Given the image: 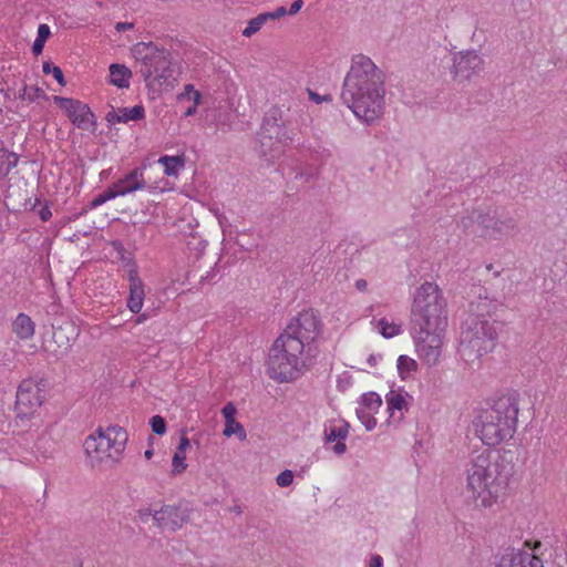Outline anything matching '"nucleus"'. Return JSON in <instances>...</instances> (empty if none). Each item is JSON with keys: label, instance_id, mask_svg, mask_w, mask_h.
<instances>
[{"label": "nucleus", "instance_id": "20e7f679", "mask_svg": "<svg viewBox=\"0 0 567 567\" xmlns=\"http://www.w3.org/2000/svg\"><path fill=\"white\" fill-rule=\"evenodd\" d=\"M132 52L141 63L140 73L148 87L162 91L174 86L179 73L168 50L153 42H140L133 47Z\"/></svg>", "mask_w": 567, "mask_h": 567}, {"label": "nucleus", "instance_id": "c85d7f7f", "mask_svg": "<svg viewBox=\"0 0 567 567\" xmlns=\"http://www.w3.org/2000/svg\"><path fill=\"white\" fill-rule=\"evenodd\" d=\"M483 215V210L481 209H472L471 212H467L466 215L462 216L460 221L457 223L458 227L463 231H470L474 224H477L480 226V219L478 216Z\"/></svg>", "mask_w": 567, "mask_h": 567}, {"label": "nucleus", "instance_id": "a18cd8bd", "mask_svg": "<svg viewBox=\"0 0 567 567\" xmlns=\"http://www.w3.org/2000/svg\"><path fill=\"white\" fill-rule=\"evenodd\" d=\"M287 13H288V11L285 7H279L272 12H266V16L269 21V20H275V19L281 18V17L286 16Z\"/></svg>", "mask_w": 567, "mask_h": 567}, {"label": "nucleus", "instance_id": "5701e85b", "mask_svg": "<svg viewBox=\"0 0 567 567\" xmlns=\"http://www.w3.org/2000/svg\"><path fill=\"white\" fill-rule=\"evenodd\" d=\"M131 76L132 72L127 66L117 63H113L110 65V83L115 85L116 87H128Z\"/></svg>", "mask_w": 567, "mask_h": 567}, {"label": "nucleus", "instance_id": "09e8293b", "mask_svg": "<svg viewBox=\"0 0 567 567\" xmlns=\"http://www.w3.org/2000/svg\"><path fill=\"white\" fill-rule=\"evenodd\" d=\"M44 44H45V41L43 40H40V39H35L33 44H32V52L34 55H39L42 53L43 51V48H44Z\"/></svg>", "mask_w": 567, "mask_h": 567}, {"label": "nucleus", "instance_id": "72a5a7b5", "mask_svg": "<svg viewBox=\"0 0 567 567\" xmlns=\"http://www.w3.org/2000/svg\"><path fill=\"white\" fill-rule=\"evenodd\" d=\"M21 100H27L29 102H34L39 97L47 99L45 92L39 86H24L19 94Z\"/></svg>", "mask_w": 567, "mask_h": 567}, {"label": "nucleus", "instance_id": "603ef678", "mask_svg": "<svg viewBox=\"0 0 567 567\" xmlns=\"http://www.w3.org/2000/svg\"><path fill=\"white\" fill-rule=\"evenodd\" d=\"M134 28V23L132 22H117L115 24V30L118 32H124L126 30H131Z\"/></svg>", "mask_w": 567, "mask_h": 567}, {"label": "nucleus", "instance_id": "aec40b11", "mask_svg": "<svg viewBox=\"0 0 567 567\" xmlns=\"http://www.w3.org/2000/svg\"><path fill=\"white\" fill-rule=\"evenodd\" d=\"M53 329L52 340L58 346L56 355L65 354L71 348L72 338L70 337V332H73V326L68 322L65 326L55 327L54 323L51 324Z\"/></svg>", "mask_w": 567, "mask_h": 567}, {"label": "nucleus", "instance_id": "052dcab7", "mask_svg": "<svg viewBox=\"0 0 567 567\" xmlns=\"http://www.w3.org/2000/svg\"><path fill=\"white\" fill-rule=\"evenodd\" d=\"M377 355L374 354H371L369 358H368V363L371 365V367H374L377 365Z\"/></svg>", "mask_w": 567, "mask_h": 567}, {"label": "nucleus", "instance_id": "9d476101", "mask_svg": "<svg viewBox=\"0 0 567 567\" xmlns=\"http://www.w3.org/2000/svg\"><path fill=\"white\" fill-rule=\"evenodd\" d=\"M54 103L65 112L70 121L80 130L94 131L96 120L90 106L79 100L63 96H53Z\"/></svg>", "mask_w": 567, "mask_h": 567}, {"label": "nucleus", "instance_id": "f03ea898", "mask_svg": "<svg viewBox=\"0 0 567 567\" xmlns=\"http://www.w3.org/2000/svg\"><path fill=\"white\" fill-rule=\"evenodd\" d=\"M511 452L475 451L465 464L466 489L477 506L491 507L513 473Z\"/></svg>", "mask_w": 567, "mask_h": 567}, {"label": "nucleus", "instance_id": "37998d69", "mask_svg": "<svg viewBox=\"0 0 567 567\" xmlns=\"http://www.w3.org/2000/svg\"><path fill=\"white\" fill-rule=\"evenodd\" d=\"M105 120L109 124H115V123H123V116L121 113L116 112L113 107L112 110L106 114Z\"/></svg>", "mask_w": 567, "mask_h": 567}, {"label": "nucleus", "instance_id": "f257e3e1", "mask_svg": "<svg viewBox=\"0 0 567 567\" xmlns=\"http://www.w3.org/2000/svg\"><path fill=\"white\" fill-rule=\"evenodd\" d=\"M384 94L383 72L370 58L355 55L343 81V103L358 118L372 123L383 114Z\"/></svg>", "mask_w": 567, "mask_h": 567}, {"label": "nucleus", "instance_id": "6ab92c4d", "mask_svg": "<svg viewBox=\"0 0 567 567\" xmlns=\"http://www.w3.org/2000/svg\"><path fill=\"white\" fill-rule=\"evenodd\" d=\"M128 282H130V296L127 299V308L133 313H140L143 307V301L145 297L144 285L142 279L138 276L136 269H131L128 271Z\"/></svg>", "mask_w": 567, "mask_h": 567}, {"label": "nucleus", "instance_id": "0e129e2a", "mask_svg": "<svg viewBox=\"0 0 567 567\" xmlns=\"http://www.w3.org/2000/svg\"><path fill=\"white\" fill-rule=\"evenodd\" d=\"M233 511H234L235 513H237V514H241V508H240V506H237V505H236V506L234 507V509H233Z\"/></svg>", "mask_w": 567, "mask_h": 567}, {"label": "nucleus", "instance_id": "dca6fc26", "mask_svg": "<svg viewBox=\"0 0 567 567\" xmlns=\"http://www.w3.org/2000/svg\"><path fill=\"white\" fill-rule=\"evenodd\" d=\"M83 447L92 466H95L105 458L111 460V450L101 426L85 439Z\"/></svg>", "mask_w": 567, "mask_h": 567}, {"label": "nucleus", "instance_id": "bf43d9fd", "mask_svg": "<svg viewBox=\"0 0 567 567\" xmlns=\"http://www.w3.org/2000/svg\"><path fill=\"white\" fill-rule=\"evenodd\" d=\"M213 277H214V274H213V272H210V271H208V272H207V275H206L205 277H204V276H202V277H200V280H199V281H200V282H204V281H208V282H210V281L213 280Z\"/></svg>", "mask_w": 567, "mask_h": 567}, {"label": "nucleus", "instance_id": "9b49d317", "mask_svg": "<svg viewBox=\"0 0 567 567\" xmlns=\"http://www.w3.org/2000/svg\"><path fill=\"white\" fill-rule=\"evenodd\" d=\"M41 390L32 379L23 380L17 391L16 414L21 421L28 420L42 404Z\"/></svg>", "mask_w": 567, "mask_h": 567}, {"label": "nucleus", "instance_id": "58836bf2", "mask_svg": "<svg viewBox=\"0 0 567 567\" xmlns=\"http://www.w3.org/2000/svg\"><path fill=\"white\" fill-rule=\"evenodd\" d=\"M150 425L152 427V431L157 435H163L166 432V421L161 415H154L150 420Z\"/></svg>", "mask_w": 567, "mask_h": 567}, {"label": "nucleus", "instance_id": "e2e57ef3", "mask_svg": "<svg viewBox=\"0 0 567 567\" xmlns=\"http://www.w3.org/2000/svg\"><path fill=\"white\" fill-rule=\"evenodd\" d=\"M145 457L147 460H150L152 456H153V451L152 450H146L145 453H144Z\"/></svg>", "mask_w": 567, "mask_h": 567}, {"label": "nucleus", "instance_id": "c03bdc74", "mask_svg": "<svg viewBox=\"0 0 567 567\" xmlns=\"http://www.w3.org/2000/svg\"><path fill=\"white\" fill-rule=\"evenodd\" d=\"M51 35V31L48 24L42 23L38 28V34L37 38L43 41H47L49 37Z\"/></svg>", "mask_w": 567, "mask_h": 567}, {"label": "nucleus", "instance_id": "4468645a", "mask_svg": "<svg viewBox=\"0 0 567 567\" xmlns=\"http://www.w3.org/2000/svg\"><path fill=\"white\" fill-rule=\"evenodd\" d=\"M480 227L483 230V236L492 239H501L517 229V220L514 217L507 216L498 218L491 210H483V215L478 216Z\"/></svg>", "mask_w": 567, "mask_h": 567}, {"label": "nucleus", "instance_id": "ddd939ff", "mask_svg": "<svg viewBox=\"0 0 567 567\" xmlns=\"http://www.w3.org/2000/svg\"><path fill=\"white\" fill-rule=\"evenodd\" d=\"M443 333L444 331L433 332L431 330H425L422 334H417L416 331L411 330L416 352L429 365H434L441 355Z\"/></svg>", "mask_w": 567, "mask_h": 567}, {"label": "nucleus", "instance_id": "423d86ee", "mask_svg": "<svg viewBox=\"0 0 567 567\" xmlns=\"http://www.w3.org/2000/svg\"><path fill=\"white\" fill-rule=\"evenodd\" d=\"M497 338L495 321L471 315L462 326L458 354L467 365H478L482 357L494 350Z\"/></svg>", "mask_w": 567, "mask_h": 567}, {"label": "nucleus", "instance_id": "0eeeda50", "mask_svg": "<svg viewBox=\"0 0 567 567\" xmlns=\"http://www.w3.org/2000/svg\"><path fill=\"white\" fill-rule=\"evenodd\" d=\"M288 340L278 337L268 354V375L280 383L297 380L306 367L303 354L307 351L296 340Z\"/></svg>", "mask_w": 567, "mask_h": 567}, {"label": "nucleus", "instance_id": "f8f14e48", "mask_svg": "<svg viewBox=\"0 0 567 567\" xmlns=\"http://www.w3.org/2000/svg\"><path fill=\"white\" fill-rule=\"evenodd\" d=\"M192 512L186 503L179 502L175 505H163L161 509L154 512L153 519L157 527L176 532L189 522Z\"/></svg>", "mask_w": 567, "mask_h": 567}, {"label": "nucleus", "instance_id": "8fccbe9b", "mask_svg": "<svg viewBox=\"0 0 567 567\" xmlns=\"http://www.w3.org/2000/svg\"><path fill=\"white\" fill-rule=\"evenodd\" d=\"M309 97L311 101L316 102L317 104L321 103L322 101H331L332 100L330 95L320 96L318 93L312 92V91H309Z\"/></svg>", "mask_w": 567, "mask_h": 567}, {"label": "nucleus", "instance_id": "c9c22d12", "mask_svg": "<svg viewBox=\"0 0 567 567\" xmlns=\"http://www.w3.org/2000/svg\"><path fill=\"white\" fill-rule=\"evenodd\" d=\"M200 93L194 89L193 84H187L184 87V91L178 94L177 99L179 102L186 100V101H195V103L200 102Z\"/></svg>", "mask_w": 567, "mask_h": 567}, {"label": "nucleus", "instance_id": "412c9836", "mask_svg": "<svg viewBox=\"0 0 567 567\" xmlns=\"http://www.w3.org/2000/svg\"><path fill=\"white\" fill-rule=\"evenodd\" d=\"M116 186L117 192H123V195L133 193L137 189L145 187V181L138 168L131 171L125 177L121 178L117 183L112 184Z\"/></svg>", "mask_w": 567, "mask_h": 567}, {"label": "nucleus", "instance_id": "a211bd4d", "mask_svg": "<svg viewBox=\"0 0 567 567\" xmlns=\"http://www.w3.org/2000/svg\"><path fill=\"white\" fill-rule=\"evenodd\" d=\"M103 433L111 450V460L118 462L128 440L126 430L120 425H109Z\"/></svg>", "mask_w": 567, "mask_h": 567}, {"label": "nucleus", "instance_id": "338daca9", "mask_svg": "<svg viewBox=\"0 0 567 567\" xmlns=\"http://www.w3.org/2000/svg\"><path fill=\"white\" fill-rule=\"evenodd\" d=\"M538 547H540V542H536V543H535V546H534V548H533V549H536V548H538Z\"/></svg>", "mask_w": 567, "mask_h": 567}, {"label": "nucleus", "instance_id": "bb28decb", "mask_svg": "<svg viewBox=\"0 0 567 567\" xmlns=\"http://www.w3.org/2000/svg\"><path fill=\"white\" fill-rule=\"evenodd\" d=\"M121 115L123 116V123H127L130 121H141L145 117V109L142 104L134 105L133 107H121L118 110Z\"/></svg>", "mask_w": 567, "mask_h": 567}, {"label": "nucleus", "instance_id": "7ed1b4c3", "mask_svg": "<svg viewBox=\"0 0 567 567\" xmlns=\"http://www.w3.org/2000/svg\"><path fill=\"white\" fill-rule=\"evenodd\" d=\"M518 398L506 394L494 401L493 405L483 409L474 421L476 434L488 446L513 437L518 416Z\"/></svg>", "mask_w": 567, "mask_h": 567}, {"label": "nucleus", "instance_id": "13d9d810", "mask_svg": "<svg viewBox=\"0 0 567 567\" xmlns=\"http://www.w3.org/2000/svg\"><path fill=\"white\" fill-rule=\"evenodd\" d=\"M367 281L364 279H359L355 281V288L360 291H364L367 289Z\"/></svg>", "mask_w": 567, "mask_h": 567}, {"label": "nucleus", "instance_id": "6e6d98bb", "mask_svg": "<svg viewBox=\"0 0 567 567\" xmlns=\"http://www.w3.org/2000/svg\"><path fill=\"white\" fill-rule=\"evenodd\" d=\"M199 103H195V101H193V104L190 106H188L185 112H184V116L185 117H188V116H192L196 113V110H197V105Z\"/></svg>", "mask_w": 567, "mask_h": 567}, {"label": "nucleus", "instance_id": "cd10ccee", "mask_svg": "<svg viewBox=\"0 0 567 567\" xmlns=\"http://www.w3.org/2000/svg\"><path fill=\"white\" fill-rule=\"evenodd\" d=\"M117 196H123V192H117L116 186L111 185L92 199L91 208H96L97 206H101Z\"/></svg>", "mask_w": 567, "mask_h": 567}, {"label": "nucleus", "instance_id": "473e14b6", "mask_svg": "<svg viewBox=\"0 0 567 567\" xmlns=\"http://www.w3.org/2000/svg\"><path fill=\"white\" fill-rule=\"evenodd\" d=\"M380 333L384 338H393L401 332V326L394 322H389L385 318H382L378 322Z\"/></svg>", "mask_w": 567, "mask_h": 567}, {"label": "nucleus", "instance_id": "a878e982", "mask_svg": "<svg viewBox=\"0 0 567 567\" xmlns=\"http://www.w3.org/2000/svg\"><path fill=\"white\" fill-rule=\"evenodd\" d=\"M385 400L388 404V411L390 412V416H393L395 410L402 411L406 406V401L404 396L401 393H398L393 390H391L385 395Z\"/></svg>", "mask_w": 567, "mask_h": 567}, {"label": "nucleus", "instance_id": "39448f33", "mask_svg": "<svg viewBox=\"0 0 567 567\" xmlns=\"http://www.w3.org/2000/svg\"><path fill=\"white\" fill-rule=\"evenodd\" d=\"M446 327V300L436 284L424 282L416 289L414 296L411 311V330L422 334L425 330L445 331Z\"/></svg>", "mask_w": 567, "mask_h": 567}, {"label": "nucleus", "instance_id": "7c9ffc66", "mask_svg": "<svg viewBox=\"0 0 567 567\" xmlns=\"http://www.w3.org/2000/svg\"><path fill=\"white\" fill-rule=\"evenodd\" d=\"M349 433V424L347 422H343L341 426L338 427H330L329 430L324 431V439L326 442H333L336 440L343 441L347 439Z\"/></svg>", "mask_w": 567, "mask_h": 567}, {"label": "nucleus", "instance_id": "393cba45", "mask_svg": "<svg viewBox=\"0 0 567 567\" xmlns=\"http://www.w3.org/2000/svg\"><path fill=\"white\" fill-rule=\"evenodd\" d=\"M158 163L163 165L164 173L167 176H174L177 174V172L184 167L185 165V158L184 155H177V156H168L164 155L161 156L158 159Z\"/></svg>", "mask_w": 567, "mask_h": 567}, {"label": "nucleus", "instance_id": "6e6552de", "mask_svg": "<svg viewBox=\"0 0 567 567\" xmlns=\"http://www.w3.org/2000/svg\"><path fill=\"white\" fill-rule=\"evenodd\" d=\"M295 142V133L288 132L278 109L271 110L264 118L258 133V152L266 161L278 158L284 147Z\"/></svg>", "mask_w": 567, "mask_h": 567}, {"label": "nucleus", "instance_id": "c756f323", "mask_svg": "<svg viewBox=\"0 0 567 567\" xmlns=\"http://www.w3.org/2000/svg\"><path fill=\"white\" fill-rule=\"evenodd\" d=\"M266 22H268L266 12L260 13L248 21V25L243 30L241 34L246 38H250L257 33Z\"/></svg>", "mask_w": 567, "mask_h": 567}, {"label": "nucleus", "instance_id": "3c124183", "mask_svg": "<svg viewBox=\"0 0 567 567\" xmlns=\"http://www.w3.org/2000/svg\"><path fill=\"white\" fill-rule=\"evenodd\" d=\"M302 6H303L302 0H295L288 10V13L291 16L298 13L301 10Z\"/></svg>", "mask_w": 567, "mask_h": 567}, {"label": "nucleus", "instance_id": "f704fd0d", "mask_svg": "<svg viewBox=\"0 0 567 567\" xmlns=\"http://www.w3.org/2000/svg\"><path fill=\"white\" fill-rule=\"evenodd\" d=\"M223 434L227 437L235 434V435H238V437L240 440L246 439V432H245L244 426L236 420H234L230 424L229 423L225 424Z\"/></svg>", "mask_w": 567, "mask_h": 567}, {"label": "nucleus", "instance_id": "5fc2aeb1", "mask_svg": "<svg viewBox=\"0 0 567 567\" xmlns=\"http://www.w3.org/2000/svg\"><path fill=\"white\" fill-rule=\"evenodd\" d=\"M347 450L346 444L342 441H338L337 444L333 446V451L336 454H343Z\"/></svg>", "mask_w": 567, "mask_h": 567}, {"label": "nucleus", "instance_id": "e433bc0d", "mask_svg": "<svg viewBox=\"0 0 567 567\" xmlns=\"http://www.w3.org/2000/svg\"><path fill=\"white\" fill-rule=\"evenodd\" d=\"M42 70L45 74L52 73L53 78L58 81L59 84L63 86L66 84L63 72L59 66L52 65L51 62H44Z\"/></svg>", "mask_w": 567, "mask_h": 567}, {"label": "nucleus", "instance_id": "49530a36", "mask_svg": "<svg viewBox=\"0 0 567 567\" xmlns=\"http://www.w3.org/2000/svg\"><path fill=\"white\" fill-rule=\"evenodd\" d=\"M4 156L7 157V163H8V167H7V174H8L11 168L17 166L18 156L14 153H4Z\"/></svg>", "mask_w": 567, "mask_h": 567}, {"label": "nucleus", "instance_id": "de8ad7c7", "mask_svg": "<svg viewBox=\"0 0 567 567\" xmlns=\"http://www.w3.org/2000/svg\"><path fill=\"white\" fill-rule=\"evenodd\" d=\"M38 215L41 218L42 221H48L52 217L51 209L48 205L42 206L38 210Z\"/></svg>", "mask_w": 567, "mask_h": 567}, {"label": "nucleus", "instance_id": "2eb2a0df", "mask_svg": "<svg viewBox=\"0 0 567 567\" xmlns=\"http://www.w3.org/2000/svg\"><path fill=\"white\" fill-rule=\"evenodd\" d=\"M484 60L476 51H461L453 55L451 73L457 81L470 80L483 70Z\"/></svg>", "mask_w": 567, "mask_h": 567}, {"label": "nucleus", "instance_id": "2f4dec72", "mask_svg": "<svg viewBox=\"0 0 567 567\" xmlns=\"http://www.w3.org/2000/svg\"><path fill=\"white\" fill-rule=\"evenodd\" d=\"M361 404L364 409L377 412L382 405V400L378 393L368 392L361 396Z\"/></svg>", "mask_w": 567, "mask_h": 567}, {"label": "nucleus", "instance_id": "1a4fd4ad", "mask_svg": "<svg viewBox=\"0 0 567 567\" xmlns=\"http://www.w3.org/2000/svg\"><path fill=\"white\" fill-rule=\"evenodd\" d=\"M321 328L322 324L318 313L309 309L292 318L279 337L285 338V340L289 339L288 341L296 340L299 344L301 343L307 353H310L312 343L321 333Z\"/></svg>", "mask_w": 567, "mask_h": 567}, {"label": "nucleus", "instance_id": "864d4df0", "mask_svg": "<svg viewBox=\"0 0 567 567\" xmlns=\"http://www.w3.org/2000/svg\"><path fill=\"white\" fill-rule=\"evenodd\" d=\"M382 566H383L382 557L380 555L372 556L369 567H382Z\"/></svg>", "mask_w": 567, "mask_h": 567}, {"label": "nucleus", "instance_id": "ea45409f", "mask_svg": "<svg viewBox=\"0 0 567 567\" xmlns=\"http://www.w3.org/2000/svg\"><path fill=\"white\" fill-rule=\"evenodd\" d=\"M293 481V473L290 470L282 471L276 478L277 484L280 487L289 486Z\"/></svg>", "mask_w": 567, "mask_h": 567}, {"label": "nucleus", "instance_id": "f3484780", "mask_svg": "<svg viewBox=\"0 0 567 567\" xmlns=\"http://www.w3.org/2000/svg\"><path fill=\"white\" fill-rule=\"evenodd\" d=\"M495 567H544L543 560L533 553L523 549H507L499 556Z\"/></svg>", "mask_w": 567, "mask_h": 567}, {"label": "nucleus", "instance_id": "4c0bfd02", "mask_svg": "<svg viewBox=\"0 0 567 567\" xmlns=\"http://www.w3.org/2000/svg\"><path fill=\"white\" fill-rule=\"evenodd\" d=\"M416 368V363L413 359L406 355H400L398 359V370L400 375L403 378L405 372H410Z\"/></svg>", "mask_w": 567, "mask_h": 567}, {"label": "nucleus", "instance_id": "79ce46f5", "mask_svg": "<svg viewBox=\"0 0 567 567\" xmlns=\"http://www.w3.org/2000/svg\"><path fill=\"white\" fill-rule=\"evenodd\" d=\"M223 416L225 417V424L231 423L235 420V414L237 413L236 406L228 402L223 409H221Z\"/></svg>", "mask_w": 567, "mask_h": 567}, {"label": "nucleus", "instance_id": "b1692460", "mask_svg": "<svg viewBox=\"0 0 567 567\" xmlns=\"http://www.w3.org/2000/svg\"><path fill=\"white\" fill-rule=\"evenodd\" d=\"M189 440L186 436V431L182 430V436L177 450L173 456V474H181L187 467L185 463L186 449L189 446Z\"/></svg>", "mask_w": 567, "mask_h": 567}, {"label": "nucleus", "instance_id": "680f3d73", "mask_svg": "<svg viewBox=\"0 0 567 567\" xmlns=\"http://www.w3.org/2000/svg\"><path fill=\"white\" fill-rule=\"evenodd\" d=\"M146 318H147V317H146V315H145V313L140 315V316L135 319V323H136V324H140V323L144 322V320H146Z\"/></svg>", "mask_w": 567, "mask_h": 567}, {"label": "nucleus", "instance_id": "69168bd1", "mask_svg": "<svg viewBox=\"0 0 567 567\" xmlns=\"http://www.w3.org/2000/svg\"><path fill=\"white\" fill-rule=\"evenodd\" d=\"M40 204V200L37 199V202L34 203V205L32 206V210L35 212L37 210V206Z\"/></svg>", "mask_w": 567, "mask_h": 567}, {"label": "nucleus", "instance_id": "4be33fe9", "mask_svg": "<svg viewBox=\"0 0 567 567\" xmlns=\"http://www.w3.org/2000/svg\"><path fill=\"white\" fill-rule=\"evenodd\" d=\"M12 330L22 340L31 339L34 334L35 324L25 313H19L12 322Z\"/></svg>", "mask_w": 567, "mask_h": 567}, {"label": "nucleus", "instance_id": "4d7b16f0", "mask_svg": "<svg viewBox=\"0 0 567 567\" xmlns=\"http://www.w3.org/2000/svg\"><path fill=\"white\" fill-rule=\"evenodd\" d=\"M153 514L154 513L150 508L142 509V511H140V518L142 522H146L148 519V517H151V516L153 517Z\"/></svg>", "mask_w": 567, "mask_h": 567}, {"label": "nucleus", "instance_id": "a19ab883", "mask_svg": "<svg viewBox=\"0 0 567 567\" xmlns=\"http://www.w3.org/2000/svg\"><path fill=\"white\" fill-rule=\"evenodd\" d=\"M357 415L359 419L361 420H364L363 423H364V426L368 431H371L374 429V426L377 425V421L373 416H370L368 414H365V411L364 409H358L357 410Z\"/></svg>", "mask_w": 567, "mask_h": 567}]
</instances>
